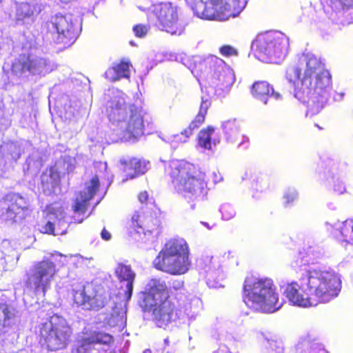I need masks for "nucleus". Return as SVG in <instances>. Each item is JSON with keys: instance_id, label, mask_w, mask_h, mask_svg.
<instances>
[{"instance_id": "nucleus-30", "label": "nucleus", "mask_w": 353, "mask_h": 353, "mask_svg": "<svg viewBox=\"0 0 353 353\" xmlns=\"http://www.w3.org/2000/svg\"><path fill=\"white\" fill-rule=\"evenodd\" d=\"M211 105V103L208 99H202L200 104L199 110L197 114L194 117L193 120L190 123V125L195 129H198L205 121V116L208 110Z\"/></svg>"}, {"instance_id": "nucleus-33", "label": "nucleus", "mask_w": 353, "mask_h": 353, "mask_svg": "<svg viewBox=\"0 0 353 353\" xmlns=\"http://www.w3.org/2000/svg\"><path fill=\"white\" fill-rule=\"evenodd\" d=\"M41 186L45 190H51L56 186V181L52 177V173H43L41 177Z\"/></svg>"}, {"instance_id": "nucleus-36", "label": "nucleus", "mask_w": 353, "mask_h": 353, "mask_svg": "<svg viewBox=\"0 0 353 353\" xmlns=\"http://www.w3.org/2000/svg\"><path fill=\"white\" fill-rule=\"evenodd\" d=\"M149 30V27L144 24H137L133 27V31L137 37H144Z\"/></svg>"}, {"instance_id": "nucleus-34", "label": "nucleus", "mask_w": 353, "mask_h": 353, "mask_svg": "<svg viewBox=\"0 0 353 353\" xmlns=\"http://www.w3.org/2000/svg\"><path fill=\"white\" fill-rule=\"evenodd\" d=\"M327 3L334 8L348 9L353 6V0H327Z\"/></svg>"}, {"instance_id": "nucleus-10", "label": "nucleus", "mask_w": 353, "mask_h": 353, "mask_svg": "<svg viewBox=\"0 0 353 353\" xmlns=\"http://www.w3.org/2000/svg\"><path fill=\"white\" fill-rule=\"evenodd\" d=\"M288 39L279 31H268L256 35L251 44L255 56L261 61H272L285 55Z\"/></svg>"}, {"instance_id": "nucleus-23", "label": "nucleus", "mask_w": 353, "mask_h": 353, "mask_svg": "<svg viewBox=\"0 0 353 353\" xmlns=\"http://www.w3.org/2000/svg\"><path fill=\"white\" fill-rule=\"evenodd\" d=\"M251 92L252 95L267 103V99L270 97H273L275 99L279 100L281 99V95L275 92L270 84L265 81H259L253 83Z\"/></svg>"}, {"instance_id": "nucleus-29", "label": "nucleus", "mask_w": 353, "mask_h": 353, "mask_svg": "<svg viewBox=\"0 0 353 353\" xmlns=\"http://www.w3.org/2000/svg\"><path fill=\"white\" fill-rule=\"evenodd\" d=\"M51 221H48L44 225L42 226L41 232L46 234H52L54 236L63 235L67 232L66 223L64 221L59 220L56 224Z\"/></svg>"}, {"instance_id": "nucleus-24", "label": "nucleus", "mask_w": 353, "mask_h": 353, "mask_svg": "<svg viewBox=\"0 0 353 353\" xmlns=\"http://www.w3.org/2000/svg\"><path fill=\"white\" fill-rule=\"evenodd\" d=\"M41 9L37 5L26 2L17 4L15 12L17 23H24L26 20L33 18L39 14Z\"/></svg>"}, {"instance_id": "nucleus-32", "label": "nucleus", "mask_w": 353, "mask_h": 353, "mask_svg": "<svg viewBox=\"0 0 353 353\" xmlns=\"http://www.w3.org/2000/svg\"><path fill=\"white\" fill-rule=\"evenodd\" d=\"M214 129L212 126H208L202 129L198 134V144L203 148H211V135L214 132Z\"/></svg>"}, {"instance_id": "nucleus-40", "label": "nucleus", "mask_w": 353, "mask_h": 353, "mask_svg": "<svg viewBox=\"0 0 353 353\" xmlns=\"http://www.w3.org/2000/svg\"><path fill=\"white\" fill-rule=\"evenodd\" d=\"M141 214L138 212L134 213L132 216V221L134 224L135 226L138 228H142V225H141Z\"/></svg>"}, {"instance_id": "nucleus-28", "label": "nucleus", "mask_w": 353, "mask_h": 353, "mask_svg": "<svg viewBox=\"0 0 353 353\" xmlns=\"http://www.w3.org/2000/svg\"><path fill=\"white\" fill-rule=\"evenodd\" d=\"M334 237L343 242L353 241V219H347L335 230Z\"/></svg>"}, {"instance_id": "nucleus-13", "label": "nucleus", "mask_w": 353, "mask_h": 353, "mask_svg": "<svg viewBox=\"0 0 353 353\" xmlns=\"http://www.w3.org/2000/svg\"><path fill=\"white\" fill-rule=\"evenodd\" d=\"M152 12L156 18V27L172 35H180L184 30L177 7L170 2H161L154 5Z\"/></svg>"}, {"instance_id": "nucleus-6", "label": "nucleus", "mask_w": 353, "mask_h": 353, "mask_svg": "<svg viewBox=\"0 0 353 353\" xmlns=\"http://www.w3.org/2000/svg\"><path fill=\"white\" fill-rule=\"evenodd\" d=\"M189 247L183 239L166 242L153 261L154 267L170 275H182L190 270Z\"/></svg>"}, {"instance_id": "nucleus-2", "label": "nucleus", "mask_w": 353, "mask_h": 353, "mask_svg": "<svg viewBox=\"0 0 353 353\" xmlns=\"http://www.w3.org/2000/svg\"><path fill=\"white\" fill-rule=\"evenodd\" d=\"M288 81L294 86V95L305 100L311 92H325L332 86V74L320 59L312 54H302L296 63L288 68Z\"/></svg>"}, {"instance_id": "nucleus-42", "label": "nucleus", "mask_w": 353, "mask_h": 353, "mask_svg": "<svg viewBox=\"0 0 353 353\" xmlns=\"http://www.w3.org/2000/svg\"><path fill=\"white\" fill-rule=\"evenodd\" d=\"M101 237L104 241H110L112 238V235L109 231H108L105 228H103L101 232Z\"/></svg>"}, {"instance_id": "nucleus-9", "label": "nucleus", "mask_w": 353, "mask_h": 353, "mask_svg": "<svg viewBox=\"0 0 353 353\" xmlns=\"http://www.w3.org/2000/svg\"><path fill=\"white\" fill-rule=\"evenodd\" d=\"M39 342L48 351H58L68 347L73 330L65 319L58 316L50 317L39 325Z\"/></svg>"}, {"instance_id": "nucleus-41", "label": "nucleus", "mask_w": 353, "mask_h": 353, "mask_svg": "<svg viewBox=\"0 0 353 353\" xmlns=\"http://www.w3.org/2000/svg\"><path fill=\"white\" fill-rule=\"evenodd\" d=\"M334 190L337 194H341L345 192V187L342 183L338 182L334 184Z\"/></svg>"}, {"instance_id": "nucleus-43", "label": "nucleus", "mask_w": 353, "mask_h": 353, "mask_svg": "<svg viewBox=\"0 0 353 353\" xmlns=\"http://www.w3.org/2000/svg\"><path fill=\"white\" fill-rule=\"evenodd\" d=\"M152 200V204H154V207L157 208V210L159 212L160 210L159 208H157V206L155 204V201L153 199H151Z\"/></svg>"}, {"instance_id": "nucleus-19", "label": "nucleus", "mask_w": 353, "mask_h": 353, "mask_svg": "<svg viewBox=\"0 0 353 353\" xmlns=\"http://www.w3.org/2000/svg\"><path fill=\"white\" fill-rule=\"evenodd\" d=\"M299 283L296 281H292L286 284L284 294L288 300L293 305L302 307H313L310 292L307 293L303 288V281Z\"/></svg>"}, {"instance_id": "nucleus-5", "label": "nucleus", "mask_w": 353, "mask_h": 353, "mask_svg": "<svg viewBox=\"0 0 353 353\" xmlns=\"http://www.w3.org/2000/svg\"><path fill=\"white\" fill-rule=\"evenodd\" d=\"M110 121L121 129L129 138L143 135L145 112L140 106L127 104L124 98L117 97L111 101L107 110Z\"/></svg>"}, {"instance_id": "nucleus-4", "label": "nucleus", "mask_w": 353, "mask_h": 353, "mask_svg": "<svg viewBox=\"0 0 353 353\" xmlns=\"http://www.w3.org/2000/svg\"><path fill=\"white\" fill-rule=\"evenodd\" d=\"M242 298L245 304L256 312L272 313L281 307L276 286L273 281L267 277H245Z\"/></svg>"}, {"instance_id": "nucleus-12", "label": "nucleus", "mask_w": 353, "mask_h": 353, "mask_svg": "<svg viewBox=\"0 0 353 353\" xmlns=\"http://www.w3.org/2000/svg\"><path fill=\"white\" fill-rule=\"evenodd\" d=\"M70 299L73 307H83L89 310L97 311L106 303L102 289L92 283L73 288L70 292Z\"/></svg>"}, {"instance_id": "nucleus-17", "label": "nucleus", "mask_w": 353, "mask_h": 353, "mask_svg": "<svg viewBox=\"0 0 353 353\" xmlns=\"http://www.w3.org/2000/svg\"><path fill=\"white\" fill-rule=\"evenodd\" d=\"M28 210L26 199L18 193H8L0 200V214L6 219L17 221L23 219Z\"/></svg>"}, {"instance_id": "nucleus-14", "label": "nucleus", "mask_w": 353, "mask_h": 353, "mask_svg": "<svg viewBox=\"0 0 353 353\" xmlns=\"http://www.w3.org/2000/svg\"><path fill=\"white\" fill-rule=\"evenodd\" d=\"M51 71L49 61L43 57L34 56L32 54H21L12 63L11 72L18 77L29 75H41Z\"/></svg>"}, {"instance_id": "nucleus-27", "label": "nucleus", "mask_w": 353, "mask_h": 353, "mask_svg": "<svg viewBox=\"0 0 353 353\" xmlns=\"http://www.w3.org/2000/svg\"><path fill=\"white\" fill-rule=\"evenodd\" d=\"M121 164L124 166V170L130 173L131 179L140 176L145 172V166L137 158L132 157L123 160Z\"/></svg>"}, {"instance_id": "nucleus-37", "label": "nucleus", "mask_w": 353, "mask_h": 353, "mask_svg": "<svg viewBox=\"0 0 353 353\" xmlns=\"http://www.w3.org/2000/svg\"><path fill=\"white\" fill-rule=\"evenodd\" d=\"M286 205L293 203L298 199V194L296 191H289L284 195Z\"/></svg>"}, {"instance_id": "nucleus-3", "label": "nucleus", "mask_w": 353, "mask_h": 353, "mask_svg": "<svg viewBox=\"0 0 353 353\" xmlns=\"http://www.w3.org/2000/svg\"><path fill=\"white\" fill-rule=\"evenodd\" d=\"M164 174L188 203L198 201L207 194L205 174L189 161L172 159L165 162Z\"/></svg>"}, {"instance_id": "nucleus-16", "label": "nucleus", "mask_w": 353, "mask_h": 353, "mask_svg": "<svg viewBox=\"0 0 353 353\" xmlns=\"http://www.w3.org/2000/svg\"><path fill=\"white\" fill-rule=\"evenodd\" d=\"M99 179L95 176L92 178L90 185L83 191L79 192L72 205L74 214L72 216V223L79 224L83 222L88 216L86 214L90 205V201L93 199L99 188Z\"/></svg>"}, {"instance_id": "nucleus-1", "label": "nucleus", "mask_w": 353, "mask_h": 353, "mask_svg": "<svg viewBox=\"0 0 353 353\" xmlns=\"http://www.w3.org/2000/svg\"><path fill=\"white\" fill-rule=\"evenodd\" d=\"M185 294L183 279H172L167 285L161 278H152L139 292L138 303L143 312H152V320L158 327H164L176 315L179 302Z\"/></svg>"}, {"instance_id": "nucleus-38", "label": "nucleus", "mask_w": 353, "mask_h": 353, "mask_svg": "<svg viewBox=\"0 0 353 353\" xmlns=\"http://www.w3.org/2000/svg\"><path fill=\"white\" fill-rule=\"evenodd\" d=\"M137 197L141 204H147L150 201L149 193L146 190L140 192Z\"/></svg>"}, {"instance_id": "nucleus-15", "label": "nucleus", "mask_w": 353, "mask_h": 353, "mask_svg": "<svg viewBox=\"0 0 353 353\" xmlns=\"http://www.w3.org/2000/svg\"><path fill=\"white\" fill-rule=\"evenodd\" d=\"M203 3H210L212 10L205 8L203 14L207 19L226 20L235 17L245 8V0H201Z\"/></svg>"}, {"instance_id": "nucleus-18", "label": "nucleus", "mask_w": 353, "mask_h": 353, "mask_svg": "<svg viewBox=\"0 0 353 353\" xmlns=\"http://www.w3.org/2000/svg\"><path fill=\"white\" fill-rule=\"evenodd\" d=\"M207 68L215 80L214 83L221 90L228 89L233 81V74L225 62L216 56L209 57Z\"/></svg>"}, {"instance_id": "nucleus-20", "label": "nucleus", "mask_w": 353, "mask_h": 353, "mask_svg": "<svg viewBox=\"0 0 353 353\" xmlns=\"http://www.w3.org/2000/svg\"><path fill=\"white\" fill-rule=\"evenodd\" d=\"M114 342L112 335L101 331H92L84 333L78 340L75 353H90L97 344L110 345Z\"/></svg>"}, {"instance_id": "nucleus-25", "label": "nucleus", "mask_w": 353, "mask_h": 353, "mask_svg": "<svg viewBox=\"0 0 353 353\" xmlns=\"http://www.w3.org/2000/svg\"><path fill=\"white\" fill-rule=\"evenodd\" d=\"M130 62L121 61L109 68L105 71L104 76L111 82H114L122 78H128L130 77Z\"/></svg>"}, {"instance_id": "nucleus-21", "label": "nucleus", "mask_w": 353, "mask_h": 353, "mask_svg": "<svg viewBox=\"0 0 353 353\" xmlns=\"http://www.w3.org/2000/svg\"><path fill=\"white\" fill-rule=\"evenodd\" d=\"M328 98V90L325 92L312 91L302 100L306 105V115L314 117L325 108Z\"/></svg>"}, {"instance_id": "nucleus-31", "label": "nucleus", "mask_w": 353, "mask_h": 353, "mask_svg": "<svg viewBox=\"0 0 353 353\" xmlns=\"http://www.w3.org/2000/svg\"><path fill=\"white\" fill-rule=\"evenodd\" d=\"M223 130L228 140L237 141L238 137L241 135V132L237 122L235 120H228L225 121L223 125Z\"/></svg>"}, {"instance_id": "nucleus-39", "label": "nucleus", "mask_w": 353, "mask_h": 353, "mask_svg": "<svg viewBox=\"0 0 353 353\" xmlns=\"http://www.w3.org/2000/svg\"><path fill=\"white\" fill-rule=\"evenodd\" d=\"M196 130L194 128H192L190 124L184 129L183 131H181V134L183 135L185 139H188L190 136L193 134L194 130Z\"/></svg>"}, {"instance_id": "nucleus-7", "label": "nucleus", "mask_w": 353, "mask_h": 353, "mask_svg": "<svg viewBox=\"0 0 353 353\" xmlns=\"http://www.w3.org/2000/svg\"><path fill=\"white\" fill-rule=\"evenodd\" d=\"M301 279L306 282L313 306L329 302L341 290V278L333 270H306Z\"/></svg>"}, {"instance_id": "nucleus-22", "label": "nucleus", "mask_w": 353, "mask_h": 353, "mask_svg": "<svg viewBox=\"0 0 353 353\" xmlns=\"http://www.w3.org/2000/svg\"><path fill=\"white\" fill-rule=\"evenodd\" d=\"M115 274L120 282H127L125 296V300L128 301L131 299L133 292L135 273L132 270L130 265L119 263L115 269Z\"/></svg>"}, {"instance_id": "nucleus-26", "label": "nucleus", "mask_w": 353, "mask_h": 353, "mask_svg": "<svg viewBox=\"0 0 353 353\" xmlns=\"http://www.w3.org/2000/svg\"><path fill=\"white\" fill-rule=\"evenodd\" d=\"M16 317L15 310L5 302H0V333L11 326Z\"/></svg>"}, {"instance_id": "nucleus-8", "label": "nucleus", "mask_w": 353, "mask_h": 353, "mask_svg": "<svg viewBox=\"0 0 353 353\" xmlns=\"http://www.w3.org/2000/svg\"><path fill=\"white\" fill-rule=\"evenodd\" d=\"M63 254L54 252L34 263L26 274V287L32 289L36 294L41 293L44 296L59 268L63 265Z\"/></svg>"}, {"instance_id": "nucleus-35", "label": "nucleus", "mask_w": 353, "mask_h": 353, "mask_svg": "<svg viewBox=\"0 0 353 353\" xmlns=\"http://www.w3.org/2000/svg\"><path fill=\"white\" fill-rule=\"evenodd\" d=\"M219 52L221 55L225 57L238 55L237 50L230 45H224L221 46L219 48Z\"/></svg>"}, {"instance_id": "nucleus-11", "label": "nucleus", "mask_w": 353, "mask_h": 353, "mask_svg": "<svg viewBox=\"0 0 353 353\" xmlns=\"http://www.w3.org/2000/svg\"><path fill=\"white\" fill-rule=\"evenodd\" d=\"M40 34L43 39L52 41L63 48L70 46L77 37L73 24L63 15H54L43 21Z\"/></svg>"}]
</instances>
